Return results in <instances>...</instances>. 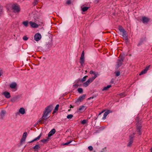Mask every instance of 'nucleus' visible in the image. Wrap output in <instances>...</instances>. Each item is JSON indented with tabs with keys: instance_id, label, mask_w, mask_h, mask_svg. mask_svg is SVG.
Here are the masks:
<instances>
[{
	"instance_id": "ddd939ff",
	"label": "nucleus",
	"mask_w": 152,
	"mask_h": 152,
	"mask_svg": "<svg viewBox=\"0 0 152 152\" xmlns=\"http://www.w3.org/2000/svg\"><path fill=\"white\" fill-rule=\"evenodd\" d=\"M150 66L151 65H149L148 66L146 67L139 74V75H142L146 73L147 72V71L148 70Z\"/></svg>"
},
{
	"instance_id": "0eeeda50",
	"label": "nucleus",
	"mask_w": 152,
	"mask_h": 152,
	"mask_svg": "<svg viewBox=\"0 0 152 152\" xmlns=\"http://www.w3.org/2000/svg\"><path fill=\"white\" fill-rule=\"evenodd\" d=\"M84 52L83 51L82 52L80 59V63L82 66H83L85 61V58L84 57Z\"/></svg>"
},
{
	"instance_id": "4d7b16f0",
	"label": "nucleus",
	"mask_w": 152,
	"mask_h": 152,
	"mask_svg": "<svg viewBox=\"0 0 152 152\" xmlns=\"http://www.w3.org/2000/svg\"><path fill=\"white\" fill-rule=\"evenodd\" d=\"M70 110H71V109H69V110H68V111H70Z\"/></svg>"
},
{
	"instance_id": "3c124183",
	"label": "nucleus",
	"mask_w": 152,
	"mask_h": 152,
	"mask_svg": "<svg viewBox=\"0 0 152 152\" xmlns=\"http://www.w3.org/2000/svg\"><path fill=\"white\" fill-rule=\"evenodd\" d=\"M150 151L151 152H152V147L151 148Z\"/></svg>"
},
{
	"instance_id": "58836bf2",
	"label": "nucleus",
	"mask_w": 152,
	"mask_h": 152,
	"mask_svg": "<svg viewBox=\"0 0 152 152\" xmlns=\"http://www.w3.org/2000/svg\"><path fill=\"white\" fill-rule=\"evenodd\" d=\"M26 138L23 137H22L20 140L21 143L23 142H25L26 140Z\"/></svg>"
},
{
	"instance_id": "a211bd4d",
	"label": "nucleus",
	"mask_w": 152,
	"mask_h": 152,
	"mask_svg": "<svg viewBox=\"0 0 152 152\" xmlns=\"http://www.w3.org/2000/svg\"><path fill=\"white\" fill-rule=\"evenodd\" d=\"M110 112H110V111L109 110H108L105 112L104 114V115L102 118V119H105L106 116Z\"/></svg>"
},
{
	"instance_id": "c03bdc74",
	"label": "nucleus",
	"mask_w": 152,
	"mask_h": 152,
	"mask_svg": "<svg viewBox=\"0 0 152 152\" xmlns=\"http://www.w3.org/2000/svg\"><path fill=\"white\" fill-rule=\"evenodd\" d=\"M23 39L24 40H27L28 39V38L26 36H24L23 37Z\"/></svg>"
},
{
	"instance_id": "473e14b6",
	"label": "nucleus",
	"mask_w": 152,
	"mask_h": 152,
	"mask_svg": "<svg viewBox=\"0 0 152 152\" xmlns=\"http://www.w3.org/2000/svg\"><path fill=\"white\" fill-rule=\"evenodd\" d=\"M144 39H140V42L137 44V46H139L140 45H142L144 41Z\"/></svg>"
},
{
	"instance_id": "1a4fd4ad",
	"label": "nucleus",
	"mask_w": 152,
	"mask_h": 152,
	"mask_svg": "<svg viewBox=\"0 0 152 152\" xmlns=\"http://www.w3.org/2000/svg\"><path fill=\"white\" fill-rule=\"evenodd\" d=\"M150 19L149 18L146 17L145 16H142V19H141V20L145 24H147L148 22L150 21Z\"/></svg>"
},
{
	"instance_id": "7c9ffc66",
	"label": "nucleus",
	"mask_w": 152,
	"mask_h": 152,
	"mask_svg": "<svg viewBox=\"0 0 152 152\" xmlns=\"http://www.w3.org/2000/svg\"><path fill=\"white\" fill-rule=\"evenodd\" d=\"M49 140V139L48 138V137H47L46 139H44L41 140V141L43 143H45L48 141Z\"/></svg>"
},
{
	"instance_id": "bb28decb",
	"label": "nucleus",
	"mask_w": 152,
	"mask_h": 152,
	"mask_svg": "<svg viewBox=\"0 0 152 152\" xmlns=\"http://www.w3.org/2000/svg\"><path fill=\"white\" fill-rule=\"evenodd\" d=\"M111 85H108L106 87H104V88L102 89V91L107 90L109 88L111 87Z\"/></svg>"
},
{
	"instance_id": "864d4df0",
	"label": "nucleus",
	"mask_w": 152,
	"mask_h": 152,
	"mask_svg": "<svg viewBox=\"0 0 152 152\" xmlns=\"http://www.w3.org/2000/svg\"><path fill=\"white\" fill-rule=\"evenodd\" d=\"M101 114H102V113H101V112H100V113H99V115H101Z\"/></svg>"
},
{
	"instance_id": "09e8293b",
	"label": "nucleus",
	"mask_w": 152,
	"mask_h": 152,
	"mask_svg": "<svg viewBox=\"0 0 152 152\" xmlns=\"http://www.w3.org/2000/svg\"><path fill=\"white\" fill-rule=\"evenodd\" d=\"M74 107V106L72 105H70V108H73Z\"/></svg>"
},
{
	"instance_id": "4468645a",
	"label": "nucleus",
	"mask_w": 152,
	"mask_h": 152,
	"mask_svg": "<svg viewBox=\"0 0 152 152\" xmlns=\"http://www.w3.org/2000/svg\"><path fill=\"white\" fill-rule=\"evenodd\" d=\"M2 94L4 95V96L7 99H9L11 97L10 93L7 91L3 92L2 93Z\"/></svg>"
},
{
	"instance_id": "ea45409f",
	"label": "nucleus",
	"mask_w": 152,
	"mask_h": 152,
	"mask_svg": "<svg viewBox=\"0 0 152 152\" xmlns=\"http://www.w3.org/2000/svg\"><path fill=\"white\" fill-rule=\"evenodd\" d=\"M115 76L116 77H118L120 75V72L119 71H118L115 72Z\"/></svg>"
},
{
	"instance_id": "39448f33",
	"label": "nucleus",
	"mask_w": 152,
	"mask_h": 152,
	"mask_svg": "<svg viewBox=\"0 0 152 152\" xmlns=\"http://www.w3.org/2000/svg\"><path fill=\"white\" fill-rule=\"evenodd\" d=\"M135 134V133H133L132 134H131L129 136V140L128 143L127 145V147H130L132 146L133 142V138L134 137Z\"/></svg>"
},
{
	"instance_id": "393cba45",
	"label": "nucleus",
	"mask_w": 152,
	"mask_h": 152,
	"mask_svg": "<svg viewBox=\"0 0 152 152\" xmlns=\"http://www.w3.org/2000/svg\"><path fill=\"white\" fill-rule=\"evenodd\" d=\"M19 98V96H16L13 98H12L11 99V101L14 102H15L16 100H17Z\"/></svg>"
},
{
	"instance_id": "4be33fe9",
	"label": "nucleus",
	"mask_w": 152,
	"mask_h": 152,
	"mask_svg": "<svg viewBox=\"0 0 152 152\" xmlns=\"http://www.w3.org/2000/svg\"><path fill=\"white\" fill-rule=\"evenodd\" d=\"M6 113V112L5 110H1V113H0V115L1 118L2 119H3L4 117V116L5 114Z\"/></svg>"
},
{
	"instance_id": "f8f14e48",
	"label": "nucleus",
	"mask_w": 152,
	"mask_h": 152,
	"mask_svg": "<svg viewBox=\"0 0 152 152\" xmlns=\"http://www.w3.org/2000/svg\"><path fill=\"white\" fill-rule=\"evenodd\" d=\"M90 74H93L94 76L91 78H94V80L97 77V76L99 75V73L97 72H95L92 71H90L89 72Z\"/></svg>"
},
{
	"instance_id": "bf43d9fd",
	"label": "nucleus",
	"mask_w": 152,
	"mask_h": 152,
	"mask_svg": "<svg viewBox=\"0 0 152 152\" xmlns=\"http://www.w3.org/2000/svg\"><path fill=\"white\" fill-rule=\"evenodd\" d=\"M91 97V99H93L94 98V97Z\"/></svg>"
},
{
	"instance_id": "de8ad7c7",
	"label": "nucleus",
	"mask_w": 152,
	"mask_h": 152,
	"mask_svg": "<svg viewBox=\"0 0 152 152\" xmlns=\"http://www.w3.org/2000/svg\"><path fill=\"white\" fill-rule=\"evenodd\" d=\"M120 95L121 96H124V94L123 93H122L120 94Z\"/></svg>"
},
{
	"instance_id": "2eb2a0df",
	"label": "nucleus",
	"mask_w": 152,
	"mask_h": 152,
	"mask_svg": "<svg viewBox=\"0 0 152 152\" xmlns=\"http://www.w3.org/2000/svg\"><path fill=\"white\" fill-rule=\"evenodd\" d=\"M42 136V134L41 133L37 137L35 138L33 140L28 142V143H32L34 141H37L39 140L40 137Z\"/></svg>"
},
{
	"instance_id": "dca6fc26",
	"label": "nucleus",
	"mask_w": 152,
	"mask_h": 152,
	"mask_svg": "<svg viewBox=\"0 0 152 152\" xmlns=\"http://www.w3.org/2000/svg\"><path fill=\"white\" fill-rule=\"evenodd\" d=\"M29 24L30 26L33 28H36L38 27V25L37 24L32 21L30 22Z\"/></svg>"
},
{
	"instance_id": "b1692460",
	"label": "nucleus",
	"mask_w": 152,
	"mask_h": 152,
	"mask_svg": "<svg viewBox=\"0 0 152 152\" xmlns=\"http://www.w3.org/2000/svg\"><path fill=\"white\" fill-rule=\"evenodd\" d=\"M40 147L39 145L37 144L33 148L35 151H37V150L40 148Z\"/></svg>"
},
{
	"instance_id": "6e6552de",
	"label": "nucleus",
	"mask_w": 152,
	"mask_h": 152,
	"mask_svg": "<svg viewBox=\"0 0 152 152\" xmlns=\"http://www.w3.org/2000/svg\"><path fill=\"white\" fill-rule=\"evenodd\" d=\"M94 80V78H90L87 81L83 83V86L85 87H87Z\"/></svg>"
},
{
	"instance_id": "c756f323",
	"label": "nucleus",
	"mask_w": 152,
	"mask_h": 152,
	"mask_svg": "<svg viewBox=\"0 0 152 152\" xmlns=\"http://www.w3.org/2000/svg\"><path fill=\"white\" fill-rule=\"evenodd\" d=\"M28 21H26L23 22V24L26 27L28 26Z\"/></svg>"
},
{
	"instance_id": "4c0bfd02",
	"label": "nucleus",
	"mask_w": 152,
	"mask_h": 152,
	"mask_svg": "<svg viewBox=\"0 0 152 152\" xmlns=\"http://www.w3.org/2000/svg\"><path fill=\"white\" fill-rule=\"evenodd\" d=\"M72 140H70L69 141V142H66V143H64L63 144V145H68V144H70V143H71L72 142Z\"/></svg>"
},
{
	"instance_id": "5fc2aeb1",
	"label": "nucleus",
	"mask_w": 152,
	"mask_h": 152,
	"mask_svg": "<svg viewBox=\"0 0 152 152\" xmlns=\"http://www.w3.org/2000/svg\"><path fill=\"white\" fill-rule=\"evenodd\" d=\"M91 97H90L88 99H91Z\"/></svg>"
},
{
	"instance_id": "f3484780",
	"label": "nucleus",
	"mask_w": 152,
	"mask_h": 152,
	"mask_svg": "<svg viewBox=\"0 0 152 152\" xmlns=\"http://www.w3.org/2000/svg\"><path fill=\"white\" fill-rule=\"evenodd\" d=\"M52 45L51 43L50 42H48L47 43V44L46 45V46L45 48L46 50H49V49L50 48L52 47Z\"/></svg>"
},
{
	"instance_id": "f257e3e1",
	"label": "nucleus",
	"mask_w": 152,
	"mask_h": 152,
	"mask_svg": "<svg viewBox=\"0 0 152 152\" xmlns=\"http://www.w3.org/2000/svg\"><path fill=\"white\" fill-rule=\"evenodd\" d=\"M53 108V106L52 104L46 107L43 112L42 117L38 122H40L41 124H44L47 119L49 117L48 116V114L51 112Z\"/></svg>"
},
{
	"instance_id": "aec40b11",
	"label": "nucleus",
	"mask_w": 152,
	"mask_h": 152,
	"mask_svg": "<svg viewBox=\"0 0 152 152\" xmlns=\"http://www.w3.org/2000/svg\"><path fill=\"white\" fill-rule=\"evenodd\" d=\"M19 112L21 114L23 115L25 113V110L24 109L23 107L20 108L19 110Z\"/></svg>"
},
{
	"instance_id": "5701e85b",
	"label": "nucleus",
	"mask_w": 152,
	"mask_h": 152,
	"mask_svg": "<svg viewBox=\"0 0 152 152\" xmlns=\"http://www.w3.org/2000/svg\"><path fill=\"white\" fill-rule=\"evenodd\" d=\"M136 122H137V125L138 124H141V120H140V118H139V117H137L135 119Z\"/></svg>"
},
{
	"instance_id": "72a5a7b5",
	"label": "nucleus",
	"mask_w": 152,
	"mask_h": 152,
	"mask_svg": "<svg viewBox=\"0 0 152 152\" xmlns=\"http://www.w3.org/2000/svg\"><path fill=\"white\" fill-rule=\"evenodd\" d=\"M56 132V130L55 129H52L50 132V133L52 134H54Z\"/></svg>"
},
{
	"instance_id": "20e7f679",
	"label": "nucleus",
	"mask_w": 152,
	"mask_h": 152,
	"mask_svg": "<svg viewBox=\"0 0 152 152\" xmlns=\"http://www.w3.org/2000/svg\"><path fill=\"white\" fill-rule=\"evenodd\" d=\"M124 59V57L123 56H121L120 58H119L117 62V64L116 67V69H118L120 66H121L123 63Z\"/></svg>"
},
{
	"instance_id": "6e6d98bb",
	"label": "nucleus",
	"mask_w": 152,
	"mask_h": 152,
	"mask_svg": "<svg viewBox=\"0 0 152 152\" xmlns=\"http://www.w3.org/2000/svg\"><path fill=\"white\" fill-rule=\"evenodd\" d=\"M104 112V111H102V112H101V113H103V112Z\"/></svg>"
},
{
	"instance_id": "603ef678",
	"label": "nucleus",
	"mask_w": 152,
	"mask_h": 152,
	"mask_svg": "<svg viewBox=\"0 0 152 152\" xmlns=\"http://www.w3.org/2000/svg\"><path fill=\"white\" fill-rule=\"evenodd\" d=\"M56 111V110H54L53 111V114Z\"/></svg>"
},
{
	"instance_id": "f03ea898",
	"label": "nucleus",
	"mask_w": 152,
	"mask_h": 152,
	"mask_svg": "<svg viewBox=\"0 0 152 152\" xmlns=\"http://www.w3.org/2000/svg\"><path fill=\"white\" fill-rule=\"evenodd\" d=\"M118 29L119 31L122 33V36L123 37L124 39L126 41V42L128 41V36L127 35L126 31L125 30V29L121 26H118Z\"/></svg>"
},
{
	"instance_id": "2f4dec72",
	"label": "nucleus",
	"mask_w": 152,
	"mask_h": 152,
	"mask_svg": "<svg viewBox=\"0 0 152 152\" xmlns=\"http://www.w3.org/2000/svg\"><path fill=\"white\" fill-rule=\"evenodd\" d=\"M77 91L80 94H82L83 92V89L81 88H79L77 89Z\"/></svg>"
},
{
	"instance_id": "7ed1b4c3",
	"label": "nucleus",
	"mask_w": 152,
	"mask_h": 152,
	"mask_svg": "<svg viewBox=\"0 0 152 152\" xmlns=\"http://www.w3.org/2000/svg\"><path fill=\"white\" fill-rule=\"evenodd\" d=\"M12 9L15 13H18L20 11L19 6L16 4H13L12 5Z\"/></svg>"
},
{
	"instance_id": "412c9836",
	"label": "nucleus",
	"mask_w": 152,
	"mask_h": 152,
	"mask_svg": "<svg viewBox=\"0 0 152 152\" xmlns=\"http://www.w3.org/2000/svg\"><path fill=\"white\" fill-rule=\"evenodd\" d=\"M17 86V84L15 83H12L10 85V87L12 89L15 88Z\"/></svg>"
},
{
	"instance_id": "f704fd0d",
	"label": "nucleus",
	"mask_w": 152,
	"mask_h": 152,
	"mask_svg": "<svg viewBox=\"0 0 152 152\" xmlns=\"http://www.w3.org/2000/svg\"><path fill=\"white\" fill-rule=\"evenodd\" d=\"M38 1L39 0H34V2L33 3V5L35 6L37 4Z\"/></svg>"
},
{
	"instance_id": "a878e982",
	"label": "nucleus",
	"mask_w": 152,
	"mask_h": 152,
	"mask_svg": "<svg viewBox=\"0 0 152 152\" xmlns=\"http://www.w3.org/2000/svg\"><path fill=\"white\" fill-rule=\"evenodd\" d=\"M88 77L87 76H84L82 79H80V80L79 81H80L81 82H83L85 81L87 79V78Z\"/></svg>"
},
{
	"instance_id": "c85d7f7f",
	"label": "nucleus",
	"mask_w": 152,
	"mask_h": 152,
	"mask_svg": "<svg viewBox=\"0 0 152 152\" xmlns=\"http://www.w3.org/2000/svg\"><path fill=\"white\" fill-rule=\"evenodd\" d=\"M85 108V107L83 105H81L79 107V108L78 110V111L83 110Z\"/></svg>"
},
{
	"instance_id": "6ab92c4d",
	"label": "nucleus",
	"mask_w": 152,
	"mask_h": 152,
	"mask_svg": "<svg viewBox=\"0 0 152 152\" xmlns=\"http://www.w3.org/2000/svg\"><path fill=\"white\" fill-rule=\"evenodd\" d=\"M80 80V79H79L78 80H77L76 81V84H74L73 85V86L75 88H76L78 86H80V85L78 84Z\"/></svg>"
},
{
	"instance_id": "e433bc0d",
	"label": "nucleus",
	"mask_w": 152,
	"mask_h": 152,
	"mask_svg": "<svg viewBox=\"0 0 152 152\" xmlns=\"http://www.w3.org/2000/svg\"><path fill=\"white\" fill-rule=\"evenodd\" d=\"M87 120L86 119H84L81 121V123L82 124H84L86 123Z\"/></svg>"
},
{
	"instance_id": "13d9d810",
	"label": "nucleus",
	"mask_w": 152,
	"mask_h": 152,
	"mask_svg": "<svg viewBox=\"0 0 152 152\" xmlns=\"http://www.w3.org/2000/svg\"><path fill=\"white\" fill-rule=\"evenodd\" d=\"M1 72H0V76H1Z\"/></svg>"
},
{
	"instance_id": "a18cd8bd",
	"label": "nucleus",
	"mask_w": 152,
	"mask_h": 152,
	"mask_svg": "<svg viewBox=\"0 0 152 152\" xmlns=\"http://www.w3.org/2000/svg\"><path fill=\"white\" fill-rule=\"evenodd\" d=\"M88 148L89 149L90 151H92L93 149V148L92 146H89L88 147Z\"/></svg>"
},
{
	"instance_id": "9b49d317",
	"label": "nucleus",
	"mask_w": 152,
	"mask_h": 152,
	"mask_svg": "<svg viewBox=\"0 0 152 152\" xmlns=\"http://www.w3.org/2000/svg\"><path fill=\"white\" fill-rule=\"evenodd\" d=\"M141 124H138L137 126V134H138L139 135H140L142 134L141 131Z\"/></svg>"
},
{
	"instance_id": "cd10ccee",
	"label": "nucleus",
	"mask_w": 152,
	"mask_h": 152,
	"mask_svg": "<svg viewBox=\"0 0 152 152\" xmlns=\"http://www.w3.org/2000/svg\"><path fill=\"white\" fill-rule=\"evenodd\" d=\"M89 8V7H81V8H82V10L83 12H85L87 11Z\"/></svg>"
},
{
	"instance_id": "79ce46f5",
	"label": "nucleus",
	"mask_w": 152,
	"mask_h": 152,
	"mask_svg": "<svg viewBox=\"0 0 152 152\" xmlns=\"http://www.w3.org/2000/svg\"><path fill=\"white\" fill-rule=\"evenodd\" d=\"M27 132H25L23 133V137H25V138H26V135H27Z\"/></svg>"
},
{
	"instance_id": "423d86ee",
	"label": "nucleus",
	"mask_w": 152,
	"mask_h": 152,
	"mask_svg": "<svg viewBox=\"0 0 152 152\" xmlns=\"http://www.w3.org/2000/svg\"><path fill=\"white\" fill-rule=\"evenodd\" d=\"M86 96V94H83L81 96H80L76 101L75 103L77 105H79L80 102L85 99Z\"/></svg>"
},
{
	"instance_id": "49530a36",
	"label": "nucleus",
	"mask_w": 152,
	"mask_h": 152,
	"mask_svg": "<svg viewBox=\"0 0 152 152\" xmlns=\"http://www.w3.org/2000/svg\"><path fill=\"white\" fill-rule=\"evenodd\" d=\"M71 3V1L70 0H68L67 1L66 3L68 4H69Z\"/></svg>"
},
{
	"instance_id": "a19ab883",
	"label": "nucleus",
	"mask_w": 152,
	"mask_h": 152,
	"mask_svg": "<svg viewBox=\"0 0 152 152\" xmlns=\"http://www.w3.org/2000/svg\"><path fill=\"white\" fill-rule=\"evenodd\" d=\"M59 106V104H57L56 105V107H55V108L54 109V110H56V111L58 110Z\"/></svg>"
},
{
	"instance_id": "9d476101",
	"label": "nucleus",
	"mask_w": 152,
	"mask_h": 152,
	"mask_svg": "<svg viewBox=\"0 0 152 152\" xmlns=\"http://www.w3.org/2000/svg\"><path fill=\"white\" fill-rule=\"evenodd\" d=\"M41 38V35L39 33H37L35 34L34 36V40L37 41L40 40Z\"/></svg>"
},
{
	"instance_id": "8fccbe9b",
	"label": "nucleus",
	"mask_w": 152,
	"mask_h": 152,
	"mask_svg": "<svg viewBox=\"0 0 152 152\" xmlns=\"http://www.w3.org/2000/svg\"><path fill=\"white\" fill-rule=\"evenodd\" d=\"M95 1L97 3L98 2L99 0H95Z\"/></svg>"
},
{
	"instance_id": "c9c22d12",
	"label": "nucleus",
	"mask_w": 152,
	"mask_h": 152,
	"mask_svg": "<svg viewBox=\"0 0 152 152\" xmlns=\"http://www.w3.org/2000/svg\"><path fill=\"white\" fill-rule=\"evenodd\" d=\"M73 117V115L72 114H69L66 117L67 118L69 119H71Z\"/></svg>"
},
{
	"instance_id": "37998d69",
	"label": "nucleus",
	"mask_w": 152,
	"mask_h": 152,
	"mask_svg": "<svg viewBox=\"0 0 152 152\" xmlns=\"http://www.w3.org/2000/svg\"><path fill=\"white\" fill-rule=\"evenodd\" d=\"M53 135V134H52L50 133V132L48 134V137H47L50 140V137H51V136H52Z\"/></svg>"
}]
</instances>
